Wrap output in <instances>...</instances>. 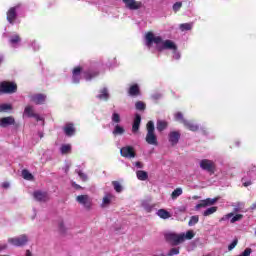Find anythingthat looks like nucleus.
Masks as SVG:
<instances>
[{
    "label": "nucleus",
    "mask_w": 256,
    "mask_h": 256,
    "mask_svg": "<svg viewBox=\"0 0 256 256\" xmlns=\"http://www.w3.org/2000/svg\"><path fill=\"white\" fill-rule=\"evenodd\" d=\"M145 39L147 47H151V45L155 43L156 49L158 51H164L165 49L175 51L177 49L175 42L171 40H163L161 36H155L152 32H148L145 36Z\"/></svg>",
    "instance_id": "1"
},
{
    "label": "nucleus",
    "mask_w": 256,
    "mask_h": 256,
    "mask_svg": "<svg viewBox=\"0 0 256 256\" xmlns=\"http://www.w3.org/2000/svg\"><path fill=\"white\" fill-rule=\"evenodd\" d=\"M195 237V232L193 230H188L185 233L177 234L175 232H168L164 234V238L166 239L167 243H170L174 247L177 245H181V243H185V240L187 239L190 241Z\"/></svg>",
    "instance_id": "2"
},
{
    "label": "nucleus",
    "mask_w": 256,
    "mask_h": 256,
    "mask_svg": "<svg viewBox=\"0 0 256 256\" xmlns=\"http://www.w3.org/2000/svg\"><path fill=\"white\" fill-rule=\"evenodd\" d=\"M147 134L145 141L148 143V145H159V142H157V134H155V123L153 121H149L146 125Z\"/></svg>",
    "instance_id": "3"
},
{
    "label": "nucleus",
    "mask_w": 256,
    "mask_h": 256,
    "mask_svg": "<svg viewBox=\"0 0 256 256\" xmlns=\"http://www.w3.org/2000/svg\"><path fill=\"white\" fill-rule=\"evenodd\" d=\"M29 242V236L27 234H22L17 237L9 238L8 243L14 247H24Z\"/></svg>",
    "instance_id": "4"
},
{
    "label": "nucleus",
    "mask_w": 256,
    "mask_h": 256,
    "mask_svg": "<svg viewBox=\"0 0 256 256\" xmlns=\"http://www.w3.org/2000/svg\"><path fill=\"white\" fill-rule=\"evenodd\" d=\"M0 89L2 93L6 95H12V93H17V84L13 82L3 81L0 83Z\"/></svg>",
    "instance_id": "5"
},
{
    "label": "nucleus",
    "mask_w": 256,
    "mask_h": 256,
    "mask_svg": "<svg viewBox=\"0 0 256 256\" xmlns=\"http://www.w3.org/2000/svg\"><path fill=\"white\" fill-rule=\"evenodd\" d=\"M76 201L88 211L93 206V200L91 199V197H89V195H79L76 197Z\"/></svg>",
    "instance_id": "6"
},
{
    "label": "nucleus",
    "mask_w": 256,
    "mask_h": 256,
    "mask_svg": "<svg viewBox=\"0 0 256 256\" xmlns=\"http://www.w3.org/2000/svg\"><path fill=\"white\" fill-rule=\"evenodd\" d=\"M120 154L122 157H125L126 159H134L136 157L135 150L131 146H125L121 148Z\"/></svg>",
    "instance_id": "7"
},
{
    "label": "nucleus",
    "mask_w": 256,
    "mask_h": 256,
    "mask_svg": "<svg viewBox=\"0 0 256 256\" xmlns=\"http://www.w3.org/2000/svg\"><path fill=\"white\" fill-rule=\"evenodd\" d=\"M200 167L204 171H208V173H213V169H215V163L208 159H203L200 161Z\"/></svg>",
    "instance_id": "8"
},
{
    "label": "nucleus",
    "mask_w": 256,
    "mask_h": 256,
    "mask_svg": "<svg viewBox=\"0 0 256 256\" xmlns=\"http://www.w3.org/2000/svg\"><path fill=\"white\" fill-rule=\"evenodd\" d=\"M123 3H125L127 9H130L131 11H137V9H141V7H143L142 2L135 0H123Z\"/></svg>",
    "instance_id": "9"
},
{
    "label": "nucleus",
    "mask_w": 256,
    "mask_h": 256,
    "mask_svg": "<svg viewBox=\"0 0 256 256\" xmlns=\"http://www.w3.org/2000/svg\"><path fill=\"white\" fill-rule=\"evenodd\" d=\"M17 9H19V5L12 7L7 12V21L10 25L15 23V19H17Z\"/></svg>",
    "instance_id": "10"
},
{
    "label": "nucleus",
    "mask_w": 256,
    "mask_h": 256,
    "mask_svg": "<svg viewBox=\"0 0 256 256\" xmlns=\"http://www.w3.org/2000/svg\"><path fill=\"white\" fill-rule=\"evenodd\" d=\"M15 123V118L13 116L0 118V127H2L3 129H6V127H9L11 125H15Z\"/></svg>",
    "instance_id": "11"
},
{
    "label": "nucleus",
    "mask_w": 256,
    "mask_h": 256,
    "mask_svg": "<svg viewBox=\"0 0 256 256\" xmlns=\"http://www.w3.org/2000/svg\"><path fill=\"white\" fill-rule=\"evenodd\" d=\"M179 139H181V133L179 131H172L168 135L169 143H171L173 147L179 143Z\"/></svg>",
    "instance_id": "12"
},
{
    "label": "nucleus",
    "mask_w": 256,
    "mask_h": 256,
    "mask_svg": "<svg viewBox=\"0 0 256 256\" xmlns=\"http://www.w3.org/2000/svg\"><path fill=\"white\" fill-rule=\"evenodd\" d=\"M33 197L36 201L45 202L49 200V195L47 192H43L41 190H37L33 193Z\"/></svg>",
    "instance_id": "13"
},
{
    "label": "nucleus",
    "mask_w": 256,
    "mask_h": 256,
    "mask_svg": "<svg viewBox=\"0 0 256 256\" xmlns=\"http://www.w3.org/2000/svg\"><path fill=\"white\" fill-rule=\"evenodd\" d=\"M45 99H47V96H45L44 94H34L30 96V101H32L36 105H43V103H45Z\"/></svg>",
    "instance_id": "14"
},
{
    "label": "nucleus",
    "mask_w": 256,
    "mask_h": 256,
    "mask_svg": "<svg viewBox=\"0 0 256 256\" xmlns=\"http://www.w3.org/2000/svg\"><path fill=\"white\" fill-rule=\"evenodd\" d=\"M218 198H207L206 200H202L199 204L196 205V209H201V207H209V205H215Z\"/></svg>",
    "instance_id": "15"
},
{
    "label": "nucleus",
    "mask_w": 256,
    "mask_h": 256,
    "mask_svg": "<svg viewBox=\"0 0 256 256\" xmlns=\"http://www.w3.org/2000/svg\"><path fill=\"white\" fill-rule=\"evenodd\" d=\"M113 197L114 196L111 193L105 194V196L102 199L101 207L102 208L109 207L111 205V201H113Z\"/></svg>",
    "instance_id": "16"
},
{
    "label": "nucleus",
    "mask_w": 256,
    "mask_h": 256,
    "mask_svg": "<svg viewBox=\"0 0 256 256\" xmlns=\"http://www.w3.org/2000/svg\"><path fill=\"white\" fill-rule=\"evenodd\" d=\"M64 133L67 137H73V135H75V127H73L72 123H68L65 125Z\"/></svg>",
    "instance_id": "17"
},
{
    "label": "nucleus",
    "mask_w": 256,
    "mask_h": 256,
    "mask_svg": "<svg viewBox=\"0 0 256 256\" xmlns=\"http://www.w3.org/2000/svg\"><path fill=\"white\" fill-rule=\"evenodd\" d=\"M140 125H141V115L136 114L133 125H132V132L137 133V131H139Z\"/></svg>",
    "instance_id": "18"
},
{
    "label": "nucleus",
    "mask_w": 256,
    "mask_h": 256,
    "mask_svg": "<svg viewBox=\"0 0 256 256\" xmlns=\"http://www.w3.org/2000/svg\"><path fill=\"white\" fill-rule=\"evenodd\" d=\"M183 125L189 131H193V132L199 131V126L197 124L193 123L192 121L186 120V121H184Z\"/></svg>",
    "instance_id": "19"
},
{
    "label": "nucleus",
    "mask_w": 256,
    "mask_h": 256,
    "mask_svg": "<svg viewBox=\"0 0 256 256\" xmlns=\"http://www.w3.org/2000/svg\"><path fill=\"white\" fill-rule=\"evenodd\" d=\"M97 99H100V101H108L109 100V90L107 88H103L100 90V94H98Z\"/></svg>",
    "instance_id": "20"
},
{
    "label": "nucleus",
    "mask_w": 256,
    "mask_h": 256,
    "mask_svg": "<svg viewBox=\"0 0 256 256\" xmlns=\"http://www.w3.org/2000/svg\"><path fill=\"white\" fill-rule=\"evenodd\" d=\"M73 83H79L81 81V68L77 67L73 70V76H72Z\"/></svg>",
    "instance_id": "21"
},
{
    "label": "nucleus",
    "mask_w": 256,
    "mask_h": 256,
    "mask_svg": "<svg viewBox=\"0 0 256 256\" xmlns=\"http://www.w3.org/2000/svg\"><path fill=\"white\" fill-rule=\"evenodd\" d=\"M9 43L12 47H17V44L21 43V36H19V34L10 36Z\"/></svg>",
    "instance_id": "22"
},
{
    "label": "nucleus",
    "mask_w": 256,
    "mask_h": 256,
    "mask_svg": "<svg viewBox=\"0 0 256 256\" xmlns=\"http://www.w3.org/2000/svg\"><path fill=\"white\" fill-rule=\"evenodd\" d=\"M168 123H167V121H165V120H158L157 121V123H156V129H157V131H165V129H167V127H168Z\"/></svg>",
    "instance_id": "23"
},
{
    "label": "nucleus",
    "mask_w": 256,
    "mask_h": 256,
    "mask_svg": "<svg viewBox=\"0 0 256 256\" xmlns=\"http://www.w3.org/2000/svg\"><path fill=\"white\" fill-rule=\"evenodd\" d=\"M157 215L160 217V219H169L171 217V213L165 209H159L157 211Z\"/></svg>",
    "instance_id": "24"
},
{
    "label": "nucleus",
    "mask_w": 256,
    "mask_h": 256,
    "mask_svg": "<svg viewBox=\"0 0 256 256\" xmlns=\"http://www.w3.org/2000/svg\"><path fill=\"white\" fill-rule=\"evenodd\" d=\"M35 115V110L33 109V106H26L24 109L23 117H33Z\"/></svg>",
    "instance_id": "25"
},
{
    "label": "nucleus",
    "mask_w": 256,
    "mask_h": 256,
    "mask_svg": "<svg viewBox=\"0 0 256 256\" xmlns=\"http://www.w3.org/2000/svg\"><path fill=\"white\" fill-rule=\"evenodd\" d=\"M137 175V179H139V181H147V179L149 178V174H147V172L143 171V170H138L136 172Z\"/></svg>",
    "instance_id": "26"
},
{
    "label": "nucleus",
    "mask_w": 256,
    "mask_h": 256,
    "mask_svg": "<svg viewBox=\"0 0 256 256\" xmlns=\"http://www.w3.org/2000/svg\"><path fill=\"white\" fill-rule=\"evenodd\" d=\"M113 135L117 136V135H123L125 133V128H123V126L116 124L114 126V130H113Z\"/></svg>",
    "instance_id": "27"
},
{
    "label": "nucleus",
    "mask_w": 256,
    "mask_h": 256,
    "mask_svg": "<svg viewBox=\"0 0 256 256\" xmlns=\"http://www.w3.org/2000/svg\"><path fill=\"white\" fill-rule=\"evenodd\" d=\"M129 95H131L132 97L139 95V85H132L129 89Z\"/></svg>",
    "instance_id": "28"
},
{
    "label": "nucleus",
    "mask_w": 256,
    "mask_h": 256,
    "mask_svg": "<svg viewBox=\"0 0 256 256\" xmlns=\"http://www.w3.org/2000/svg\"><path fill=\"white\" fill-rule=\"evenodd\" d=\"M111 119H112L113 125H119V123H121V115H119V113H117V112H114L112 114Z\"/></svg>",
    "instance_id": "29"
},
{
    "label": "nucleus",
    "mask_w": 256,
    "mask_h": 256,
    "mask_svg": "<svg viewBox=\"0 0 256 256\" xmlns=\"http://www.w3.org/2000/svg\"><path fill=\"white\" fill-rule=\"evenodd\" d=\"M181 195H183V189L181 188H176L172 194H171V199H173V201H175V199H177L178 197H181Z\"/></svg>",
    "instance_id": "30"
},
{
    "label": "nucleus",
    "mask_w": 256,
    "mask_h": 256,
    "mask_svg": "<svg viewBox=\"0 0 256 256\" xmlns=\"http://www.w3.org/2000/svg\"><path fill=\"white\" fill-rule=\"evenodd\" d=\"M71 151V144H63L60 147V153L62 155H67V153H69Z\"/></svg>",
    "instance_id": "31"
},
{
    "label": "nucleus",
    "mask_w": 256,
    "mask_h": 256,
    "mask_svg": "<svg viewBox=\"0 0 256 256\" xmlns=\"http://www.w3.org/2000/svg\"><path fill=\"white\" fill-rule=\"evenodd\" d=\"M213 213H217V206H212L208 209H206L203 212L204 217H209V215H213Z\"/></svg>",
    "instance_id": "32"
},
{
    "label": "nucleus",
    "mask_w": 256,
    "mask_h": 256,
    "mask_svg": "<svg viewBox=\"0 0 256 256\" xmlns=\"http://www.w3.org/2000/svg\"><path fill=\"white\" fill-rule=\"evenodd\" d=\"M58 230L62 235L67 233V227H65V222H63V220L58 221Z\"/></svg>",
    "instance_id": "33"
},
{
    "label": "nucleus",
    "mask_w": 256,
    "mask_h": 256,
    "mask_svg": "<svg viewBox=\"0 0 256 256\" xmlns=\"http://www.w3.org/2000/svg\"><path fill=\"white\" fill-rule=\"evenodd\" d=\"M22 177H23V179H26V181H32L33 174H31V172H29V170L24 169V170H22Z\"/></svg>",
    "instance_id": "34"
},
{
    "label": "nucleus",
    "mask_w": 256,
    "mask_h": 256,
    "mask_svg": "<svg viewBox=\"0 0 256 256\" xmlns=\"http://www.w3.org/2000/svg\"><path fill=\"white\" fill-rule=\"evenodd\" d=\"M180 31H191L193 29V23H183L179 26Z\"/></svg>",
    "instance_id": "35"
},
{
    "label": "nucleus",
    "mask_w": 256,
    "mask_h": 256,
    "mask_svg": "<svg viewBox=\"0 0 256 256\" xmlns=\"http://www.w3.org/2000/svg\"><path fill=\"white\" fill-rule=\"evenodd\" d=\"M13 106L11 104H0V113H7V111H11Z\"/></svg>",
    "instance_id": "36"
},
{
    "label": "nucleus",
    "mask_w": 256,
    "mask_h": 256,
    "mask_svg": "<svg viewBox=\"0 0 256 256\" xmlns=\"http://www.w3.org/2000/svg\"><path fill=\"white\" fill-rule=\"evenodd\" d=\"M112 185L117 193H121V191H123V186H121V183L113 181Z\"/></svg>",
    "instance_id": "37"
},
{
    "label": "nucleus",
    "mask_w": 256,
    "mask_h": 256,
    "mask_svg": "<svg viewBox=\"0 0 256 256\" xmlns=\"http://www.w3.org/2000/svg\"><path fill=\"white\" fill-rule=\"evenodd\" d=\"M199 223V216H192L188 222L189 227H193V225H197Z\"/></svg>",
    "instance_id": "38"
},
{
    "label": "nucleus",
    "mask_w": 256,
    "mask_h": 256,
    "mask_svg": "<svg viewBox=\"0 0 256 256\" xmlns=\"http://www.w3.org/2000/svg\"><path fill=\"white\" fill-rule=\"evenodd\" d=\"M175 120L182 123V125L184 124V121H187V119H185L183 117V113H181V112H178V113L175 114Z\"/></svg>",
    "instance_id": "39"
},
{
    "label": "nucleus",
    "mask_w": 256,
    "mask_h": 256,
    "mask_svg": "<svg viewBox=\"0 0 256 256\" xmlns=\"http://www.w3.org/2000/svg\"><path fill=\"white\" fill-rule=\"evenodd\" d=\"M93 77H97V73H91L90 71L84 73L86 81H91Z\"/></svg>",
    "instance_id": "40"
},
{
    "label": "nucleus",
    "mask_w": 256,
    "mask_h": 256,
    "mask_svg": "<svg viewBox=\"0 0 256 256\" xmlns=\"http://www.w3.org/2000/svg\"><path fill=\"white\" fill-rule=\"evenodd\" d=\"M135 107L138 111H145V103L141 101L136 102Z\"/></svg>",
    "instance_id": "41"
},
{
    "label": "nucleus",
    "mask_w": 256,
    "mask_h": 256,
    "mask_svg": "<svg viewBox=\"0 0 256 256\" xmlns=\"http://www.w3.org/2000/svg\"><path fill=\"white\" fill-rule=\"evenodd\" d=\"M181 7H183V3L182 2H176V3L173 4L172 9L175 13H177V11H179L181 9Z\"/></svg>",
    "instance_id": "42"
},
{
    "label": "nucleus",
    "mask_w": 256,
    "mask_h": 256,
    "mask_svg": "<svg viewBox=\"0 0 256 256\" xmlns=\"http://www.w3.org/2000/svg\"><path fill=\"white\" fill-rule=\"evenodd\" d=\"M243 219V214H237L230 220V223H237V221H241Z\"/></svg>",
    "instance_id": "43"
},
{
    "label": "nucleus",
    "mask_w": 256,
    "mask_h": 256,
    "mask_svg": "<svg viewBox=\"0 0 256 256\" xmlns=\"http://www.w3.org/2000/svg\"><path fill=\"white\" fill-rule=\"evenodd\" d=\"M179 255V248H172L169 250L167 256Z\"/></svg>",
    "instance_id": "44"
},
{
    "label": "nucleus",
    "mask_w": 256,
    "mask_h": 256,
    "mask_svg": "<svg viewBox=\"0 0 256 256\" xmlns=\"http://www.w3.org/2000/svg\"><path fill=\"white\" fill-rule=\"evenodd\" d=\"M238 240L235 239L233 242L228 246V251H233L234 247H237Z\"/></svg>",
    "instance_id": "45"
},
{
    "label": "nucleus",
    "mask_w": 256,
    "mask_h": 256,
    "mask_svg": "<svg viewBox=\"0 0 256 256\" xmlns=\"http://www.w3.org/2000/svg\"><path fill=\"white\" fill-rule=\"evenodd\" d=\"M173 59H181V54L176 50H173Z\"/></svg>",
    "instance_id": "46"
},
{
    "label": "nucleus",
    "mask_w": 256,
    "mask_h": 256,
    "mask_svg": "<svg viewBox=\"0 0 256 256\" xmlns=\"http://www.w3.org/2000/svg\"><path fill=\"white\" fill-rule=\"evenodd\" d=\"M78 175L82 181H87V174L83 173L82 171H78Z\"/></svg>",
    "instance_id": "47"
},
{
    "label": "nucleus",
    "mask_w": 256,
    "mask_h": 256,
    "mask_svg": "<svg viewBox=\"0 0 256 256\" xmlns=\"http://www.w3.org/2000/svg\"><path fill=\"white\" fill-rule=\"evenodd\" d=\"M142 207H143L146 211H148V213L151 212L152 207L149 206V204H147V202H143V203H142Z\"/></svg>",
    "instance_id": "48"
},
{
    "label": "nucleus",
    "mask_w": 256,
    "mask_h": 256,
    "mask_svg": "<svg viewBox=\"0 0 256 256\" xmlns=\"http://www.w3.org/2000/svg\"><path fill=\"white\" fill-rule=\"evenodd\" d=\"M233 213H229V214H226L225 216H223L220 221H227L228 219H231V217H233Z\"/></svg>",
    "instance_id": "49"
},
{
    "label": "nucleus",
    "mask_w": 256,
    "mask_h": 256,
    "mask_svg": "<svg viewBox=\"0 0 256 256\" xmlns=\"http://www.w3.org/2000/svg\"><path fill=\"white\" fill-rule=\"evenodd\" d=\"M152 99H154V101H157V100L161 99V94L160 93L153 94Z\"/></svg>",
    "instance_id": "50"
},
{
    "label": "nucleus",
    "mask_w": 256,
    "mask_h": 256,
    "mask_svg": "<svg viewBox=\"0 0 256 256\" xmlns=\"http://www.w3.org/2000/svg\"><path fill=\"white\" fill-rule=\"evenodd\" d=\"M34 119H36V121H43V118L41 117V116H39V114H34L33 116H32Z\"/></svg>",
    "instance_id": "51"
},
{
    "label": "nucleus",
    "mask_w": 256,
    "mask_h": 256,
    "mask_svg": "<svg viewBox=\"0 0 256 256\" xmlns=\"http://www.w3.org/2000/svg\"><path fill=\"white\" fill-rule=\"evenodd\" d=\"M134 165H135V167H137V169H143V163H141L139 161L135 162Z\"/></svg>",
    "instance_id": "52"
},
{
    "label": "nucleus",
    "mask_w": 256,
    "mask_h": 256,
    "mask_svg": "<svg viewBox=\"0 0 256 256\" xmlns=\"http://www.w3.org/2000/svg\"><path fill=\"white\" fill-rule=\"evenodd\" d=\"M2 187L3 189H9V187H11V184L9 182H4L2 183Z\"/></svg>",
    "instance_id": "53"
},
{
    "label": "nucleus",
    "mask_w": 256,
    "mask_h": 256,
    "mask_svg": "<svg viewBox=\"0 0 256 256\" xmlns=\"http://www.w3.org/2000/svg\"><path fill=\"white\" fill-rule=\"evenodd\" d=\"M32 46L34 48V51H39V45H37V42H33Z\"/></svg>",
    "instance_id": "54"
},
{
    "label": "nucleus",
    "mask_w": 256,
    "mask_h": 256,
    "mask_svg": "<svg viewBox=\"0 0 256 256\" xmlns=\"http://www.w3.org/2000/svg\"><path fill=\"white\" fill-rule=\"evenodd\" d=\"M7 249V244H0V251H5Z\"/></svg>",
    "instance_id": "55"
},
{
    "label": "nucleus",
    "mask_w": 256,
    "mask_h": 256,
    "mask_svg": "<svg viewBox=\"0 0 256 256\" xmlns=\"http://www.w3.org/2000/svg\"><path fill=\"white\" fill-rule=\"evenodd\" d=\"M244 187H249V185H251V181H247L243 183Z\"/></svg>",
    "instance_id": "56"
},
{
    "label": "nucleus",
    "mask_w": 256,
    "mask_h": 256,
    "mask_svg": "<svg viewBox=\"0 0 256 256\" xmlns=\"http://www.w3.org/2000/svg\"><path fill=\"white\" fill-rule=\"evenodd\" d=\"M38 135H39L40 139H43V132H39Z\"/></svg>",
    "instance_id": "57"
},
{
    "label": "nucleus",
    "mask_w": 256,
    "mask_h": 256,
    "mask_svg": "<svg viewBox=\"0 0 256 256\" xmlns=\"http://www.w3.org/2000/svg\"><path fill=\"white\" fill-rule=\"evenodd\" d=\"M154 256H167V255L161 253V254H155Z\"/></svg>",
    "instance_id": "58"
},
{
    "label": "nucleus",
    "mask_w": 256,
    "mask_h": 256,
    "mask_svg": "<svg viewBox=\"0 0 256 256\" xmlns=\"http://www.w3.org/2000/svg\"><path fill=\"white\" fill-rule=\"evenodd\" d=\"M0 63H3V56H0Z\"/></svg>",
    "instance_id": "59"
},
{
    "label": "nucleus",
    "mask_w": 256,
    "mask_h": 256,
    "mask_svg": "<svg viewBox=\"0 0 256 256\" xmlns=\"http://www.w3.org/2000/svg\"><path fill=\"white\" fill-rule=\"evenodd\" d=\"M75 187H76V189H81V186H79V185H75Z\"/></svg>",
    "instance_id": "60"
},
{
    "label": "nucleus",
    "mask_w": 256,
    "mask_h": 256,
    "mask_svg": "<svg viewBox=\"0 0 256 256\" xmlns=\"http://www.w3.org/2000/svg\"><path fill=\"white\" fill-rule=\"evenodd\" d=\"M3 93V91H1V88H0V95Z\"/></svg>",
    "instance_id": "61"
}]
</instances>
